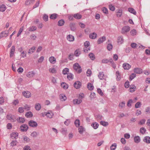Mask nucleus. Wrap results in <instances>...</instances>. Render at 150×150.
<instances>
[{"instance_id": "obj_11", "label": "nucleus", "mask_w": 150, "mask_h": 150, "mask_svg": "<svg viewBox=\"0 0 150 150\" xmlns=\"http://www.w3.org/2000/svg\"><path fill=\"white\" fill-rule=\"evenodd\" d=\"M106 40V37L105 36H103L98 39L97 41L98 44H100L105 41Z\"/></svg>"}, {"instance_id": "obj_61", "label": "nucleus", "mask_w": 150, "mask_h": 150, "mask_svg": "<svg viewBox=\"0 0 150 150\" xmlns=\"http://www.w3.org/2000/svg\"><path fill=\"white\" fill-rule=\"evenodd\" d=\"M23 71V68L20 67L17 70V71L19 74L22 73Z\"/></svg>"}, {"instance_id": "obj_58", "label": "nucleus", "mask_w": 150, "mask_h": 150, "mask_svg": "<svg viewBox=\"0 0 150 150\" xmlns=\"http://www.w3.org/2000/svg\"><path fill=\"white\" fill-rule=\"evenodd\" d=\"M112 48V45L111 44H109L107 46V49L108 50L110 51L111 50Z\"/></svg>"}, {"instance_id": "obj_33", "label": "nucleus", "mask_w": 150, "mask_h": 150, "mask_svg": "<svg viewBox=\"0 0 150 150\" xmlns=\"http://www.w3.org/2000/svg\"><path fill=\"white\" fill-rule=\"evenodd\" d=\"M116 80L117 81H120L121 79L120 73L119 71H117L116 72Z\"/></svg>"}, {"instance_id": "obj_22", "label": "nucleus", "mask_w": 150, "mask_h": 150, "mask_svg": "<svg viewBox=\"0 0 150 150\" xmlns=\"http://www.w3.org/2000/svg\"><path fill=\"white\" fill-rule=\"evenodd\" d=\"M73 16L75 18L78 19H80L82 18V16L78 13H76L74 14Z\"/></svg>"}, {"instance_id": "obj_10", "label": "nucleus", "mask_w": 150, "mask_h": 150, "mask_svg": "<svg viewBox=\"0 0 150 150\" xmlns=\"http://www.w3.org/2000/svg\"><path fill=\"white\" fill-rule=\"evenodd\" d=\"M134 72L137 74H141L143 72L141 68H134Z\"/></svg>"}, {"instance_id": "obj_50", "label": "nucleus", "mask_w": 150, "mask_h": 150, "mask_svg": "<svg viewBox=\"0 0 150 150\" xmlns=\"http://www.w3.org/2000/svg\"><path fill=\"white\" fill-rule=\"evenodd\" d=\"M146 131V129L144 127H141L140 129V133L143 134L145 133Z\"/></svg>"}, {"instance_id": "obj_13", "label": "nucleus", "mask_w": 150, "mask_h": 150, "mask_svg": "<svg viewBox=\"0 0 150 150\" xmlns=\"http://www.w3.org/2000/svg\"><path fill=\"white\" fill-rule=\"evenodd\" d=\"M122 67L124 69L128 70L131 67V66L128 63H125L123 64Z\"/></svg>"}, {"instance_id": "obj_31", "label": "nucleus", "mask_w": 150, "mask_h": 150, "mask_svg": "<svg viewBox=\"0 0 150 150\" xmlns=\"http://www.w3.org/2000/svg\"><path fill=\"white\" fill-rule=\"evenodd\" d=\"M41 108V105L39 103H37L35 105V108L37 110H40Z\"/></svg>"}, {"instance_id": "obj_19", "label": "nucleus", "mask_w": 150, "mask_h": 150, "mask_svg": "<svg viewBox=\"0 0 150 150\" xmlns=\"http://www.w3.org/2000/svg\"><path fill=\"white\" fill-rule=\"evenodd\" d=\"M134 141L136 143H139L140 141V139L139 136H135L134 138Z\"/></svg>"}, {"instance_id": "obj_41", "label": "nucleus", "mask_w": 150, "mask_h": 150, "mask_svg": "<svg viewBox=\"0 0 150 150\" xmlns=\"http://www.w3.org/2000/svg\"><path fill=\"white\" fill-rule=\"evenodd\" d=\"M117 146V144L116 143H114L112 144L110 147V149L111 150H115Z\"/></svg>"}, {"instance_id": "obj_54", "label": "nucleus", "mask_w": 150, "mask_h": 150, "mask_svg": "<svg viewBox=\"0 0 150 150\" xmlns=\"http://www.w3.org/2000/svg\"><path fill=\"white\" fill-rule=\"evenodd\" d=\"M48 16L47 15L45 14H44L43 16V18L44 21H47L48 20Z\"/></svg>"}, {"instance_id": "obj_1", "label": "nucleus", "mask_w": 150, "mask_h": 150, "mask_svg": "<svg viewBox=\"0 0 150 150\" xmlns=\"http://www.w3.org/2000/svg\"><path fill=\"white\" fill-rule=\"evenodd\" d=\"M74 69L76 71H78V73H80L82 71L81 68L78 63H76L73 65Z\"/></svg>"}, {"instance_id": "obj_52", "label": "nucleus", "mask_w": 150, "mask_h": 150, "mask_svg": "<svg viewBox=\"0 0 150 150\" xmlns=\"http://www.w3.org/2000/svg\"><path fill=\"white\" fill-rule=\"evenodd\" d=\"M136 76V74L134 73H132L129 76V80L131 81Z\"/></svg>"}, {"instance_id": "obj_21", "label": "nucleus", "mask_w": 150, "mask_h": 150, "mask_svg": "<svg viewBox=\"0 0 150 150\" xmlns=\"http://www.w3.org/2000/svg\"><path fill=\"white\" fill-rule=\"evenodd\" d=\"M143 141L147 144L150 143V137L149 136L145 137Z\"/></svg>"}, {"instance_id": "obj_29", "label": "nucleus", "mask_w": 150, "mask_h": 150, "mask_svg": "<svg viewBox=\"0 0 150 150\" xmlns=\"http://www.w3.org/2000/svg\"><path fill=\"white\" fill-rule=\"evenodd\" d=\"M81 54V52L79 49L76 50L74 52V54L76 57H78Z\"/></svg>"}, {"instance_id": "obj_51", "label": "nucleus", "mask_w": 150, "mask_h": 150, "mask_svg": "<svg viewBox=\"0 0 150 150\" xmlns=\"http://www.w3.org/2000/svg\"><path fill=\"white\" fill-rule=\"evenodd\" d=\"M60 99L62 101H65L66 100L67 97L65 95L62 94L60 97Z\"/></svg>"}, {"instance_id": "obj_9", "label": "nucleus", "mask_w": 150, "mask_h": 150, "mask_svg": "<svg viewBox=\"0 0 150 150\" xmlns=\"http://www.w3.org/2000/svg\"><path fill=\"white\" fill-rule=\"evenodd\" d=\"M15 51V46H12L11 47L10 53V57H12L14 54V53Z\"/></svg>"}, {"instance_id": "obj_3", "label": "nucleus", "mask_w": 150, "mask_h": 150, "mask_svg": "<svg viewBox=\"0 0 150 150\" xmlns=\"http://www.w3.org/2000/svg\"><path fill=\"white\" fill-rule=\"evenodd\" d=\"M28 128V125L26 124H23L20 126V129L23 132L26 131Z\"/></svg>"}, {"instance_id": "obj_40", "label": "nucleus", "mask_w": 150, "mask_h": 150, "mask_svg": "<svg viewBox=\"0 0 150 150\" xmlns=\"http://www.w3.org/2000/svg\"><path fill=\"white\" fill-rule=\"evenodd\" d=\"M61 87L64 89H67L68 88V85L65 83L63 82L61 83Z\"/></svg>"}, {"instance_id": "obj_60", "label": "nucleus", "mask_w": 150, "mask_h": 150, "mask_svg": "<svg viewBox=\"0 0 150 150\" xmlns=\"http://www.w3.org/2000/svg\"><path fill=\"white\" fill-rule=\"evenodd\" d=\"M98 93L101 96H103V93L102 92V91L100 88L97 89Z\"/></svg>"}, {"instance_id": "obj_47", "label": "nucleus", "mask_w": 150, "mask_h": 150, "mask_svg": "<svg viewBox=\"0 0 150 150\" xmlns=\"http://www.w3.org/2000/svg\"><path fill=\"white\" fill-rule=\"evenodd\" d=\"M69 72V69L68 68H64L62 71V73L64 75L66 74Z\"/></svg>"}, {"instance_id": "obj_43", "label": "nucleus", "mask_w": 150, "mask_h": 150, "mask_svg": "<svg viewBox=\"0 0 150 150\" xmlns=\"http://www.w3.org/2000/svg\"><path fill=\"white\" fill-rule=\"evenodd\" d=\"M34 1L35 0H26L25 2V4L26 5H28L33 3Z\"/></svg>"}, {"instance_id": "obj_34", "label": "nucleus", "mask_w": 150, "mask_h": 150, "mask_svg": "<svg viewBox=\"0 0 150 150\" xmlns=\"http://www.w3.org/2000/svg\"><path fill=\"white\" fill-rule=\"evenodd\" d=\"M65 21L64 20L61 19L59 20L58 22V25L59 26H62L64 25Z\"/></svg>"}, {"instance_id": "obj_2", "label": "nucleus", "mask_w": 150, "mask_h": 150, "mask_svg": "<svg viewBox=\"0 0 150 150\" xmlns=\"http://www.w3.org/2000/svg\"><path fill=\"white\" fill-rule=\"evenodd\" d=\"M28 125L29 126L34 127H37L38 126L37 122L33 120H31L29 122Z\"/></svg>"}, {"instance_id": "obj_48", "label": "nucleus", "mask_w": 150, "mask_h": 150, "mask_svg": "<svg viewBox=\"0 0 150 150\" xmlns=\"http://www.w3.org/2000/svg\"><path fill=\"white\" fill-rule=\"evenodd\" d=\"M78 130L80 134H81L83 133L84 130V128L83 127L81 126L79 128Z\"/></svg>"}, {"instance_id": "obj_44", "label": "nucleus", "mask_w": 150, "mask_h": 150, "mask_svg": "<svg viewBox=\"0 0 150 150\" xmlns=\"http://www.w3.org/2000/svg\"><path fill=\"white\" fill-rule=\"evenodd\" d=\"M88 56L92 60H94L95 58V55L92 53H89Z\"/></svg>"}, {"instance_id": "obj_59", "label": "nucleus", "mask_w": 150, "mask_h": 150, "mask_svg": "<svg viewBox=\"0 0 150 150\" xmlns=\"http://www.w3.org/2000/svg\"><path fill=\"white\" fill-rule=\"evenodd\" d=\"M24 108H23V107H20L18 109V112L20 113H23L24 112Z\"/></svg>"}, {"instance_id": "obj_27", "label": "nucleus", "mask_w": 150, "mask_h": 150, "mask_svg": "<svg viewBox=\"0 0 150 150\" xmlns=\"http://www.w3.org/2000/svg\"><path fill=\"white\" fill-rule=\"evenodd\" d=\"M58 16V15L56 13H53L51 14L50 16V18L51 19H56Z\"/></svg>"}, {"instance_id": "obj_42", "label": "nucleus", "mask_w": 150, "mask_h": 150, "mask_svg": "<svg viewBox=\"0 0 150 150\" xmlns=\"http://www.w3.org/2000/svg\"><path fill=\"white\" fill-rule=\"evenodd\" d=\"M73 75L71 73H69L67 74V78L69 80H71L73 79Z\"/></svg>"}, {"instance_id": "obj_30", "label": "nucleus", "mask_w": 150, "mask_h": 150, "mask_svg": "<svg viewBox=\"0 0 150 150\" xmlns=\"http://www.w3.org/2000/svg\"><path fill=\"white\" fill-rule=\"evenodd\" d=\"M35 74V73L33 71L31 72H29L28 73L26 74V76L29 78H31L33 77L34 75Z\"/></svg>"}, {"instance_id": "obj_5", "label": "nucleus", "mask_w": 150, "mask_h": 150, "mask_svg": "<svg viewBox=\"0 0 150 150\" xmlns=\"http://www.w3.org/2000/svg\"><path fill=\"white\" fill-rule=\"evenodd\" d=\"M22 94L26 98H29L31 96L30 93L28 91H24L22 93Z\"/></svg>"}, {"instance_id": "obj_25", "label": "nucleus", "mask_w": 150, "mask_h": 150, "mask_svg": "<svg viewBox=\"0 0 150 150\" xmlns=\"http://www.w3.org/2000/svg\"><path fill=\"white\" fill-rule=\"evenodd\" d=\"M9 33L8 31H4L1 32V34H2V37H6L8 35Z\"/></svg>"}, {"instance_id": "obj_14", "label": "nucleus", "mask_w": 150, "mask_h": 150, "mask_svg": "<svg viewBox=\"0 0 150 150\" xmlns=\"http://www.w3.org/2000/svg\"><path fill=\"white\" fill-rule=\"evenodd\" d=\"M47 117L50 118H52L54 115L53 113L51 111H49L47 112Z\"/></svg>"}, {"instance_id": "obj_16", "label": "nucleus", "mask_w": 150, "mask_h": 150, "mask_svg": "<svg viewBox=\"0 0 150 150\" xmlns=\"http://www.w3.org/2000/svg\"><path fill=\"white\" fill-rule=\"evenodd\" d=\"M97 35L95 33H91L89 34V38L91 39H95L97 37Z\"/></svg>"}, {"instance_id": "obj_8", "label": "nucleus", "mask_w": 150, "mask_h": 150, "mask_svg": "<svg viewBox=\"0 0 150 150\" xmlns=\"http://www.w3.org/2000/svg\"><path fill=\"white\" fill-rule=\"evenodd\" d=\"M81 83L79 81H77L74 83V86L76 88L78 89L81 87Z\"/></svg>"}, {"instance_id": "obj_46", "label": "nucleus", "mask_w": 150, "mask_h": 150, "mask_svg": "<svg viewBox=\"0 0 150 150\" xmlns=\"http://www.w3.org/2000/svg\"><path fill=\"white\" fill-rule=\"evenodd\" d=\"M100 125L104 126H106L108 125V122L103 121H101L100 122Z\"/></svg>"}, {"instance_id": "obj_57", "label": "nucleus", "mask_w": 150, "mask_h": 150, "mask_svg": "<svg viewBox=\"0 0 150 150\" xmlns=\"http://www.w3.org/2000/svg\"><path fill=\"white\" fill-rule=\"evenodd\" d=\"M141 105V102H137L135 105V107L136 108H139Z\"/></svg>"}, {"instance_id": "obj_64", "label": "nucleus", "mask_w": 150, "mask_h": 150, "mask_svg": "<svg viewBox=\"0 0 150 150\" xmlns=\"http://www.w3.org/2000/svg\"><path fill=\"white\" fill-rule=\"evenodd\" d=\"M23 150H31L30 147L28 146H25L23 148Z\"/></svg>"}, {"instance_id": "obj_6", "label": "nucleus", "mask_w": 150, "mask_h": 150, "mask_svg": "<svg viewBox=\"0 0 150 150\" xmlns=\"http://www.w3.org/2000/svg\"><path fill=\"white\" fill-rule=\"evenodd\" d=\"M70 28L72 31H75L76 30V24L74 23H70L69 25Z\"/></svg>"}, {"instance_id": "obj_36", "label": "nucleus", "mask_w": 150, "mask_h": 150, "mask_svg": "<svg viewBox=\"0 0 150 150\" xmlns=\"http://www.w3.org/2000/svg\"><path fill=\"white\" fill-rule=\"evenodd\" d=\"M91 126L94 129H96L98 127L99 125L98 123L95 122L92 124Z\"/></svg>"}, {"instance_id": "obj_7", "label": "nucleus", "mask_w": 150, "mask_h": 150, "mask_svg": "<svg viewBox=\"0 0 150 150\" xmlns=\"http://www.w3.org/2000/svg\"><path fill=\"white\" fill-rule=\"evenodd\" d=\"M98 76L100 80L105 79H106L105 76L104 75L103 72H100Z\"/></svg>"}, {"instance_id": "obj_24", "label": "nucleus", "mask_w": 150, "mask_h": 150, "mask_svg": "<svg viewBox=\"0 0 150 150\" xmlns=\"http://www.w3.org/2000/svg\"><path fill=\"white\" fill-rule=\"evenodd\" d=\"M18 133H12L11 134V137L12 139H16L17 138Z\"/></svg>"}, {"instance_id": "obj_37", "label": "nucleus", "mask_w": 150, "mask_h": 150, "mask_svg": "<svg viewBox=\"0 0 150 150\" xmlns=\"http://www.w3.org/2000/svg\"><path fill=\"white\" fill-rule=\"evenodd\" d=\"M39 133L38 132L34 131L31 134V136L33 137H35L37 135H39Z\"/></svg>"}, {"instance_id": "obj_45", "label": "nucleus", "mask_w": 150, "mask_h": 150, "mask_svg": "<svg viewBox=\"0 0 150 150\" xmlns=\"http://www.w3.org/2000/svg\"><path fill=\"white\" fill-rule=\"evenodd\" d=\"M37 29V28L35 26H32L28 28V30L30 31H33L36 30Z\"/></svg>"}, {"instance_id": "obj_62", "label": "nucleus", "mask_w": 150, "mask_h": 150, "mask_svg": "<svg viewBox=\"0 0 150 150\" xmlns=\"http://www.w3.org/2000/svg\"><path fill=\"white\" fill-rule=\"evenodd\" d=\"M124 86L125 88H128L129 86V81H126L125 83Z\"/></svg>"}, {"instance_id": "obj_15", "label": "nucleus", "mask_w": 150, "mask_h": 150, "mask_svg": "<svg viewBox=\"0 0 150 150\" xmlns=\"http://www.w3.org/2000/svg\"><path fill=\"white\" fill-rule=\"evenodd\" d=\"M49 61L52 64H54L56 62V58L53 56H51L49 57Z\"/></svg>"}, {"instance_id": "obj_38", "label": "nucleus", "mask_w": 150, "mask_h": 150, "mask_svg": "<svg viewBox=\"0 0 150 150\" xmlns=\"http://www.w3.org/2000/svg\"><path fill=\"white\" fill-rule=\"evenodd\" d=\"M6 9V7L5 5L3 4L0 7V11L3 12L5 11Z\"/></svg>"}, {"instance_id": "obj_28", "label": "nucleus", "mask_w": 150, "mask_h": 150, "mask_svg": "<svg viewBox=\"0 0 150 150\" xmlns=\"http://www.w3.org/2000/svg\"><path fill=\"white\" fill-rule=\"evenodd\" d=\"M17 120L18 122L23 123L25 122V119L21 117H20L17 118Z\"/></svg>"}, {"instance_id": "obj_63", "label": "nucleus", "mask_w": 150, "mask_h": 150, "mask_svg": "<svg viewBox=\"0 0 150 150\" xmlns=\"http://www.w3.org/2000/svg\"><path fill=\"white\" fill-rule=\"evenodd\" d=\"M23 108L26 110H30V107L27 105H26L24 106Z\"/></svg>"}, {"instance_id": "obj_17", "label": "nucleus", "mask_w": 150, "mask_h": 150, "mask_svg": "<svg viewBox=\"0 0 150 150\" xmlns=\"http://www.w3.org/2000/svg\"><path fill=\"white\" fill-rule=\"evenodd\" d=\"M67 39L68 41L70 42L73 41L74 39V37L70 35L67 36Z\"/></svg>"}, {"instance_id": "obj_35", "label": "nucleus", "mask_w": 150, "mask_h": 150, "mask_svg": "<svg viewBox=\"0 0 150 150\" xmlns=\"http://www.w3.org/2000/svg\"><path fill=\"white\" fill-rule=\"evenodd\" d=\"M122 14V10L119 9L117 10V12L116 15L117 17H120Z\"/></svg>"}, {"instance_id": "obj_55", "label": "nucleus", "mask_w": 150, "mask_h": 150, "mask_svg": "<svg viewBox=\"0 0 150 150\" xmlns=\"http://www.w3.org/2000/svg\"><path fill=\"white\" fill-rule=\"evenodd\" d=\"M74 124L76 127H79L80 125V121L79 120H76L74 122Z\"/></svg>"}, {"instance_id": "obj_32", "label": "nucleus", "mask_w": 150, "mask_h": 150, "mask_svg": "<svg viewBox=\"0 0 150 150\" xmlns=\"http://www.w3.org/2000/svg\"><path fill=\"white\" fill-rule=\"evenodd\" d=\"M128 10V11L130 13L133 14L134 15H136V12L133 8H129Z\"/></svg>"}, {"instance_id": "obj_23", "label": "nucleus", "mask_w": 150, "mask_h": 150, "mask_svg": "<svg viewBox=\"0 0 150 150\" xmlns=\"http://www.w3.org/2000/svg\"><path fill=\"white\" fill-rule=\"evenodd\" d=\"M117 42L118 43L122 44L124 42L123 36H121L118 37V38Z\"/></svg>"}, {"instance_id": "obj_39", "label": "nucleus", "mask_w": 150, "mask_h": 150, "mask_svg": "<svg viewBox=\"0 0 150 150\" xmlns=\"http://www.w3.org/2000/svg\"><path fill=\"white\" fill-rule=\"evenodd\" d=\"M136 86L134 85H131L130 88V92H133L135 91V89L136 88Z\"/></svg>"}, {"instance_id": "obj_4", "label": "nucleus", "mask_w": 150, "mask_h": 150, "mask_svg": "<svg viewBox=\"0 0 150 150\" xmlns=\"http://www.w3.org/2000/svg\"><path fill=\"white\" fill-rule=\"evenodd\" d=\"M130 30V27L128 26H126L122 28V33L123 34H124L125 33L129 31Z\"/></svg>"}, {"instance_id": "obj_56", "label": "nucleus", "mask_w": 150, "mask_h": 150, "mask_svg": "<svg viewBox=\"0 0 150 150\" xmlns=\"http://www.w3.org/2000/svg\"><path fill=\"white\" fill-rule=\"evenodd\" d=\"M130 33L131 35L132 36H134L136 35L137 31L136 30L133 29L131 31Z\"/></svg>"}, {"instance_id": "obj_20", "label": "nucleus", "mask_w": 150, "mask_h": 150, "mask_svg": "<svg viewBox=\"0 0 150 150\" xmlns=\"http://www.w3.org/2000/svg\"><path fill=\"white\" fill-rule=\"evenodd\" d=\"M25 116L27 118H30L33 117V114L31 111L28 112L26 113Z\"/></svg>"}, {"instance_id": "obj_53", "label": "nucleus", "mask_w": 150, "mask_h": 150, "mask_svg": "<svg viewBox=\"0 0 150 150\" xmlns=\"http://www.w3.org/2000/svg\"><path fill=\"white\" fill-rule=\"evenodd\" d=\"M35 47H32L29 49V51L28 52V53L29 54H30L34 52V51L35 50Z\"/></svg>"}, {"instance_id": "obj_49", "label": "nucleus", "mask_w": 150, "mask_h": 150, "mask_svg": "<svg viewBox=\"0 0 150 150\" xmlns=\"http://www.w3.org/2000/svg\"><path fill=\"white\" fill-rule=\"evenodd\" d=\"M49 71L52 73H55L56 72V71L54 68H51L49 69Z\"/></svg>"}, {"instance_id": "obj_26", "label": "nucleus", "mask_w": 150, "mask_h": 150, "mask_svg": "<svg viewBox=\"0 0 150 150\" xmlns=\"http://www.w3.org/2000/svg\"><path fill=\"white\" fill-rule=\"evenodd\" d=\"M87 88L90 90H92L94 88L93 84L90 83H88L87 84Z\"/></svg>"}, {"instance_id": "obj_12", "label": "nucleus", "mask_w": 150, "mask_h": 150, "mask_svg": "<svg viewBox=\"0 0 150 150\" xmlns=\"http://www.w3.org/2000/svg\"><path fill=\"white\" fill-rule=\"evenodd\" d=\"M82 101V100L81 99H74L73 100V104L74 105L79 104Z\"/></svg>"}, {"instance_id": "obj_18", "label": "nucleus", "mask_w": 150, "mask_h": 150, "mask_svg": "<svg viewBox=\"0 0 150 150\" xmlns=\"http://www.w3.org/2000/svg\"><path fill=\"white\" fill-rule=\"evenodd\" d=\"M102 62L103 63H107L108 62H112V59L111 58L109 59H104L102 60Z\"/></svg>"}]
</instances>
